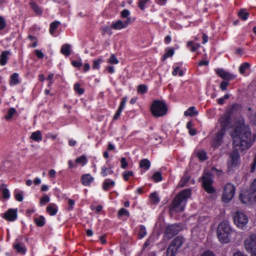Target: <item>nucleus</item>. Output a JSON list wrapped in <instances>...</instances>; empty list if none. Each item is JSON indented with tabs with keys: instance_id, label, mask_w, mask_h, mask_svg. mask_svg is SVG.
I'll return each instance as SVG.
<instances>
[{
	"instance_id": "obj_1",
	"label": "nucleus",
	"mask_w": 256,
	"mask_h": 256,
	"mask_svg": "<svg viewBox=\"0 0 256 256\" xmlns=\"http://www.w3.org/2000/svg\"><path fill=\"white\" fill-rule=\"evenodd\" d=\"M234 148L242 152L250 148L256 140V134L252 135L248 126L246 127L244 120L240 126H237L232 132Z\"/></svg>"
},
{
	"instance_id": "obj_2",
	"label": "nucleus",
	"mask_w": 256,
	"mask_h": 256,
	"mask_svg": "<svg viewBox=\"0 0 256 256\" xmlns=\"http://www.w3.org/2000/svg\"><path fill=\"white\" fill-rule=\"evenodd\" d=\"M191 195L190 189H185L177 194L172 203L169 206V214L172 216L175 212H182L184 210L186 200Z\"/></svg>"
},
{
	"instance_id": "obj_3",
	"label": "nucleus",
	"mask_w": 256,
	"mask_h": 256,
	"mask_svg": "<svg viewBox=\"0 0 256 256\" xmlns=\"http://www.w3.org/2000/svg\"><path fill=\"white\" fill-rule=\"evenodd\" d=\"M240 105L234 104L230 108H228L226 112L222 115L218 120L220 124V128L219 130L226 132V129L230 126L232 122V116L234 112L237 111L240 108Z\"/></svg>"
},
{
	"instance_id": "obj_4",
	"label": "nucleus",
	"mask_w": 256,
	"mask_h": 256,
	"mask_svg": "<svg viewBox=\"0 0 256 256\" xmlns=\"http://www.w3.org/2000/svg\"><path fill=\"white\" fill-rule=\"evenodd\" d=\"M150 110L154 118L162 117L168 113V106L164 100H154L150 104Z\"/></svg>"
},
{
	"instance_id": "obj_5",
	"label": "nucleus",
	"mask_w": 256,
	"mask_h": 256,
	"mask_svg": "<svg viewBox=\"0 0 256 256\" xmlns=\"http://www.w3.org/2000/svg\"><path fill=\"white\" fill-rule=\"evenodd\" d=\"M233 220L234 224L241 229L244 228L247 224L248 219L244 212L236 211L233 214Z\"/></svg>"
},
{
	"instance_id": "obj_6",
	"label": "nucleus",
	"mask_w": 256,
	"mask_h": 256,
	"mask_svg": "<svg viewBox=\"0 0 256 256\" xmlns=\"http://www.w3.org/2000/svg\"><path fill=\"white\" fill-rule=\"evenodd\" d=\"M238 151L234 148L233 151L230 154L227 164L228 172L233 171L240 164V156Z\"/></svg>"
},
{
	"instance_id": "obj_7",
	"label": "nucleus",
	"mask_w": 256,
	"mask_h": 256,
	"mask_svg": "<svg viewBox=\"0 0 256 256\" xmlns=\"http://www.w3.org/2000/svg\"><path fill=\"white\" fill-rule=\"evenodd\" d=\"M236 191L234 184L228 183L224 186L222 195V200L224 202H228L233 198Z\"/></svg>"
},
{
	"instance_id": "obj_8",
	"label": "nucleus",
	"mask_w": 256,
	"mask_h": 256,
	"mask_svg": "<svg viewBox=\"0 0 256 256\" xmlns=\"http://www.w3.org/2000/svg\"><path fill=\"white\" fill-rule=\"evenodd\" d=\"M244 247L248 252H251L252 256H256V234H250L244 240Z\"/></svg>"
},
{
	"instance_id": "obj_9",
	"label": "nucleus",
	"mask_w": 256,
	"mask_h": 256,
	"mask_svg": "<svg viewBox=\"0 0 256 256\" xmlns=\"http://www.w3.org/2000/svg\"><path fill=\"white\" fill-rule=\"evenodd\" d=\"M202 187L206 192L208 194H212L215 192V190L212 186V180L210 174H206L202 177Z\"/></svg>"
},
{
	"instance_id": "obj_10",
	"label": "nucleus",
	"mask_w": 256,
	"mask_h": 256,
	"mask_svg": "<svg viewBox=\"0 0 256 256\" xmlns=\"http://www.w3.org/2000/svg\"><path fill=\"white\" fill-rule=\"evenodd\" d=\"M226 132L218 130L211 141L212 146L218 148L224 142L223 138Z\"/></svg>"
},
{
	"instance_id": "obj_11",
	"label": "nucleus",
	"mask_w": 256,
	"mask_h": 256,
	"mask_svg": "<svg viewBox=\"0 0 256 256\" xmlns=\"http://www.w3.org/2000/svg\"><path fill=\"white\" fill-rule=\"evenodd\" d=\"M180 231V227L177 224L168 226L166 229L165 236L168 239H170L177 234Z\"/></svg>"
},
{
	"instance_id": "obj_12",
	"label": "nucleus",
	"mask_w": 256,
	"mask_h": 256,
	"mask_svg": "<svg viewBox=\"0 0 256 256\" xmlns=\"http://www.w3.org/2000/svg\"><path fill=\"white\" fill-rule=\"evenodd\" d=\"M130 23V18H128L124 22L121 20H117L116 22L112 23L111 26L114 30H122L126 28Z\"/></svg>"
},
{
	"instance_id": "obj_13",
	"label": "nucleus",
	"mask_w": 256,
	"mask_h": 256,
	"mask_svg": "<svg viewBox=\"0 0 256 256\" xmlns=\"http://www.w3.org/2000/svg\"><path fill=\"white\" fill-rule=\"evenodd\" d=\"M215 71L219 76L224 80H230L236 78V76L234 75L225 71L222 68H217Z\"/></svg>"
},
{
	"instance_id": "obj_14",
	"label": "nucleus",
	"mask_w": 256,
	"mask_h": 256,
	"mask_svg": "<svg viewBox=\"0 0 256 256\" xmlns=\"http://www.w3.org/2000/svg\"><path fill=\"white\" fill-rule=\"evenodd\" d=\"M2 218L8 221L13 222L17 218L16 209L10 208L4 213Z\"/></svg>"
},
{
	"instance_id": "obj_15",
	"label": "nucleus",
	"mask_w": 256,
	"mask_h": 256,
	"mask_svg": "<svg viewBox=\"0 0 256 256\" xmlns=\"http://www.w3.org/2000/svg\"><path fill=\"white\" fill-rule=\"evenodd\" d=\"M217 232H232V230L228 221L224 220L218 226Z\"/></svg>"
},
{
	"instance_id": "obj_16",
	"label": "nucleus",
	"mask_w": 256,
	"mask_h": 256,
	"mask_svg": "<svg viewBox=\"0 0 256 256\" xmlns=\"http://www.w3.org/2000/svg\"><path fill=\"white\" fill-rule=\"evenodd\" d=\"M254 194L250 193L248 192H244L240 194L239 198L242 204H247L250 202L252 199V196Z\"/></svg>"
},
{
	"instance_id": "obj_17",
	"label": "nucleus",
	"mask_w": 256,
	"mask_h": 256,
	"mask_svg": "<svg viewBox=\"0 0 256 256\" xmlns=\"http://www.w3.org/2000/svg\"><path fill=\"white\" fill-rule=\"evenodd\" d=\"M231 233L217 232V236L220 241L222 243H228L230 242V236Z\"/></svg>"
},
{
	"instance_id": "obj_18",
	"label": "nucleus",
	"mask_w": 256,
	"mask_h": 256,
	"mask_svg": "<svg viewBox=\"0 0 256 256\" xmlns=\"http://www.w3.org/2000/svg\"><path fill=\"white\" fill-rule=\"evenodd\" d=\"M106 164L108 167L104 166L101 168L100 174L103 177H106L108 174H114V171L112 170V166L110 164H108V162H106Z\"/></svg>"
},
{
	"instance_id": "obj_19",
	"label": "nucleus",
	"mask_w": 256,
	"mask_h": 256,
	"mask_svg": "<svg viewBox=\"0 0 256 256\" xmlns=\"http://www.w3.org/2000/svg\"><path fill=\"white\" fill-rule=\"evenodd\" d=\"M11 55V52L8 50H4L2 52L0 55V65L5 66L8 62L9 56Z\"/></svg>"
},
{
	"instance_id": "obj_20",
	"label": "nucleus",
	"mask_w": 256,
	"mask_h": 256,
	"mask_svg": "<svg viewBox=\"0 0 256 256\" xmlns=\"http://www.w3.org/2000/svg\"><path fill=\"white\" fill-rule=\"evenodd\" d=\"M94 178L90 174H83L82 176V183L85 186H90Z\"/></svg>"
},
{
	"instance_id": "obj_21",
	"label": "nucleus",
	"mask_w": 256,
	"mask_h": 256,
	"mask_svg": "<svg viewBox=\"0 0 256 256\" xmlns=\"http://www.w3.org/2000/svg\"><path fill=\"white\" fill-rule=\"evenodd\" d=\"M115 185V182L110 179H106L102 183V188L105 191H108Z\"/></svg>"
},
{
	"instance_id": "obj_22",
	"label": "nucleus",
	"mask_w": 256,
	"mask_h": 256,
	"mask_svg": "<svg viewBox=\"0 0 256 256\" xmlns=\"http://www.w3.org/2000/svg\"><path fill=\"white\" fill-rule=\"evenodd\" d=\"M58 207L55 204H50L46 208V212L50 216H54L58 212Z\"/></svg>"
},
{
	"instance_id": "obj_23",
	"label": "nucleus",
	"mask_w": 256,
	"mask_h": 256,
	"mask_svg": "<svg viewBox=\"0 0 256 256\" xmlns=\"http://www.w3.org/2000/svg\"><path fill=\"white\" fill-rule=\"evenodd\" d=\"M182 238L180 236H176L172 240L170 246H173V248H176L178 250L182 245Z\"/></svg>"
},
{
	"instance_id": "obj_24",
	"label": "nucleus",
	"mask_w": 256,
	"mask_h": 256,
	"mask_svg": "<svg viewBox=\"0 0 256 256\" xmlns=\"http://www.w3.org/2000/svg\"><path fill=\"white\" fill-rule=\"evenodd\" d=\"M200 46V44L196 43L192 40L188 41L186 43V47L189 48L192 52H196Z\"/></svg>"
},
{
	"instance_id": "obj_25",
	"label": "nucleus",
	"mask_w": 256,
	"mask_h": 256,
	"mask_svg": "<svg viewBox=\"0 0 256 256\" xmlns=\"http://www.w3.org/2000/svg\"><path fill=\"white\" fill-rule=\"evenodd\" d=\"M17 242L18 240H16V242L13 245L14 248L18 253L24 254L26 252V248L21 244Z\"/></svg>"
},
{
	"instance_id": "obj_26",
	"label": "nucleus",
	"mask_w": 256,
	"mask_h": 256,
	"mask_svg": "<svg viewBox=\"0 0 256 256\" xmlns=\"http://www.w3.org/2000/svg\"><path fill=\"white\" fill-rule=\"evenodd\" d=\"M30 6L36 14L40 15L42 14V9L37 4L36 2L31 0L30 2Z\"/></svg>"
},
{
	"instance_id": "obj_27",
	"label": "nucleus",
	"mask_w": 256,
	"mask_h": 256,
	"mask_svg": "<svg viewBox=\"0 0 256 256\" xmlns=\"http://www.w3.org/2000/svg\"><path fill=\"white\" fill-rule=\"evenodd\" d=\"M198 114V112L196 110V108L192 106L189 108L186 111L184 112V115L186 116H197Z\"/></svg>"
},
{
	"instance_id": "obj_28",
	"label": "nucleus",
	"mask_w": 256,
	"mask_h": 256,
	"mask_svg": "<svg viewBox=\"0 0 256 256\" xmlns=\"http://www.w3.org/2000/svg\"><path fill=\"white\" fill-rule=\"evenodd\" d=\"M30 138L37 142L42 140V135L40 131L36 130L32 132L30 136Z\"/></svg>"
},
{
	"instance_id": "obj_29",
	"label": "nucleus",
	"mask_w": 256,
	"mask_h": 256,
	"mask_svg": "<svg viewBox=\"0 0 256 256\" xmlns=\"http://www.w3.org/2000/svg\"><path fill=\"white\" fill-rule=\"evenodd\" d=\"M20 82L18 78V74L14 73L10 76V86L16 85Z\"/></svg>"
},
{
	"instance_id": "obj_30",
	"label": "nucleus",
	"mask_w": 256,
	"mask_h": 256,
	"mask_svg": "<svg viewBox=\"0 0 256 256\" xmlns=\"http://www.w3.org/2000/svg\"><path fill=\"white\" fill-rule=\"evenodd\" d=\"M150 166V161L146 158L142 159L140 161V168H144V170H148Z\"/></svg>"
},
{
	"instance_id": "obj_31",
	"label": "nucleus",
	"mask_w": 256,
	"mask_h": 256,
	"mask_svg": "<svg viewBox=\"0 0 256 256\" xmlns=\"http://www.w3.org/2000/svg\"><path fill=\"white\" fill-rule=\"evenodd\" d=\"M70 48V46L69 44H64L62 46L60 52L65 56H68L71 54Z\"/></svg>"
},
{
	"instance_id": "obj_32",
	"label": "nucleus",
	"mask_w": 256,
	"mask_h": 256,
	"mask_svg": "<svg viewBox=\"0 0 256 256\" xmlns=\"http://www.w3.org/2000/svg\"><path fill=\"white\" fill-rule=\"evenodd\" d=\"M146 230L145 226L140 225L138 228V236L139 239H142L146 235Z\"/></svg>"
},
{
	"instance_id": "obj_33",
	"label": "nucleus",
	"mask_w": 256,
	"mask_h": 256,
	"mask_svg": "<svg viewBox=\"0 0 256 256\" xmlns=\"http://www.w3.org/2000/svg\"><path fill=\"white\" fill-rule=\"evenodd\" d=\"M16 114H17V112L16 108H11L8 109L7 114L5 116L4 118L6 120H10Z\"/></svg>"
},
{
	"instance_id": "obj_34",
	"label": "nucleus",
	"mask_w": 256,
	"mask_h": 256,
	"mask_svg": "<svg viewBox=\"0 0 256 256\" xmlns=\"http://www.w3.org/2000/svg\"><path fill=\"white\" fill-rule=\"evenodd\" d=\"M174 48H166V53L164 54V56L162 57V60L164 61L167 58L169 57H172L174 54Z\"/></svg>"
},
{
	"instance_id": "obj_35",
	"label": "nucleus",
	"mask_w": 256,
	"mask_h": 256,
	"mask_svg": "<svg viewBox=\"0 0 256 256\" xmlns=\"http://www.w3.org/2000/svg\"><path fill=\"white\" fill-rule=\"evenodd\" d=\"M34 221L36 226L40 227L43 226L46 223L45 218L42 216L34 218Z\"/></svg>"
},
{
	"instance_id": "obj_36",
	"label": "nucleus",
	"mask_w": 256,
	"mask_h": 256,
	"mask_svg": "<svg viewBox=\"0 0 256 256\" xmlns=\"http://www.w3.org/2000/svg\"><path fill=\"white\" fill-rule=\"evenodd\" d=\"M150 202L154 204H157L160 202V198L156 192L152 193L150 196Z\"/></svg>"
},
{
	"instance_id": "obj_37",
	"label": "nucleus",
	"mask_w": 256,
	"mask_h": 256,
	"mask_svg": "<svg viewBox=\"0 0 256 256\" xmlns=\"http://www.w3.org/2000/svg\"><path fill=\"white\" fill-rule=\"evenodd\" d=\"M250 14L246 10L242 9L238 12V16L242 20H246L248 18Z\"/></svg>"
},
{
	"instance_id": "obj_38",
	"label": "nucleus",
	"mask_w": 256,
	"mask_h": 256,
	"mask_svg": "<svg viewBox=\"0 0 256 256\" xmlns=\"http://www.w3.org/2000/svg\"><path fill=\"white\" fill-rule=\"evenodd\" d=\"M76 163L80 164L82 166H84L88 162L86 156L82 155L76 160Z\"/></svg>"
},
{
	"instance_id": "obj_39",
	"label": "nucleus",
	"mask_w": 256,
	"mask_h": 256,
	"mask_svg": "<svg viewBox=\"0 0 256 256\" xmlns=\"http://www.w3.org/2000/svg\"><path fill=\"white\" fill-rule=\"evenodd\" d=\"M178 250L176 248H173V246H170L166 250V256H175Z\"/></svg>"
},
{
	"instance_id": "obj_40",
	"label": "nucleus",
	"mask_w": 256,
	"mask_h": 256,
	"mask_svg": "<svg viewBox=\"0 0 256 256\" xmlns=\"http://www.w3.org/2000/svg\"><path fill=\"white\" fill-rule=\"evenodd\" d=\"M60 24V22L58 21H54L51 23L50 28V32L51 34H54L55 30L58 28V26Z\"/></svg>"
},
{
	"instance_id": "obj_41",
	"label": "nucleus",
	"mask_w": 256,
	"mask_h": 256,
	"mask_svg": "<svg viewBox=\"0 0 256 256\" xmlns=\"http://www.w3.org/2000/svg\"><path fill=\"white\" fill-rule=\"evenodd\" d=\"M250 67V64L248 62L242 63L239 68V71L241 74H244L246 70Z\"/></svg>"
},
{
	"instance_id": "obj_42",
	"label": "nucleus",
	"mask_w": 256,
	"mask_h": 256,
	"mask_svg": "<svg viewBox=\"0 0 256 256\" xmlns=\"http://www.w3.org/2000/svg\"><path fill=\"white\" fill-rule=\"evenodd\" d=\"M152 178L154 182H158L162 180V176L160 172H157L154 173Z\"/></svg>"
},
{
	"instance_id": "obj_43",
	"label": "nucleus",
	"mask_w": 256,
	"mask_h": 256,
	"mask_svg": "<svg viewBox=\"0 0 256 256\" xmlns=\"http://www.w3.org/2000/svg\"><path fill=\"white\" fill-rule=\"evenodd\" d=\"M74 89L79 95L83 94L84 92V89L80 87V85L78 83H76L74 84Z\"/></svg>"
},
{
	"instance_id": "obj_44",
	"label": "nucleus",
	"mask_w": 256,
	"mask_h": 256,
	"mask_svg": "<svg viewBox=\"0 0 256 256\" xmlns=\"http://www.w3.org/2000/svg\"><path fill=\"white\" fill-rule=\"evenodd\" d=\"M197 157L201 161H204L207 159L206 154L204 150H200L196 154Z\"/></svg>"
},
{
	"instance_id": "obj_45",
	"label": "nucleus",
	"mask_w": 256,
	"mask_h": 256,
	"mask_svg": "<svg viewBox=\"0 0 256 256\" xmlns=\"http://www.w3.org/2000/svg\"><path fill=\"white\" fill-rule=\"evenodd\" d=\"M14 197L16 200L18 202H22L23 200V196L22 192H20L19 190H15L14 192Z\"/></svg>"
},
{
	"instance_id": "obj_46",
	"label": "nucleus",
	"mask_w": 256,
	"mask_h": 256,
	"mask_svg": "<svg viewBox=\"0 0 256 256\" xmlns=\"http://www.w3.org/2000/svg\"><path fill=\"white\" fill-rule=\"evenodd\" d=\"M103 62V60L102 58H98L97 60H94L92 62V68L93 69L98 70L100 68V64Z\"/></svg>"
},
{
	"instance_id": "obj_47",
	"label": "nucleus",
	"mask_w": 256,
	"mask_h": 256,
	"mask_svg": "<svg viewBox=\"0 0 256 256\" xmlns=\"http://www.w3.org/2000/svg\"><path fill=\"white\" fill-rule=\"evenodd\" d=\"M134 176L132 171H124L122 173L123 178L125 181H128L130 177Z\"/></svg>"
},
{
	"instance_id": "obj_48",
	"label": "nucleus",
	"mask_w": 256,
	"mask_h": 256,
	"mask_svg": "<svg viewBox=\"0 0 256 256\" xmlns=\"http://www.w3.org/2000/svg\"><path fill=\"white\" fill-rule=\"evenodd\" d=\"M138 92L140 94H144L148 92V88L145 84H140L138 87Z\"/></svg>"
},
{
	"instance_id": "obj_49",
	"label": "nucleus",
	"mask_w": 256,
	"mask_h": 256,
	"mask_svg": "<svg viewBox=\"0 0 256 256\" xmlns=\"http://www.w3.org/2000/svg\"><path fill=\"white\" fill-rule=\"evenodd\" d=\"M190 178L188 176H184L178 184L180 187H184L186 186V184L188 182Z\"/></svg>"
},
{
	"instance_id": "obj_50",
	"label": "nucleus",
	"mask_w": 256,
	"mask_h": 256,
	"mask_svg": "<svg viewBox=\"0 0 256 256\" xmlns=\"http://www.w3.org/2000/svg\"><path fill=\"white\" fill-rule=\"evenodd\" d=\"M0 191H1L2 194V198L4 199H8L10 198V192L9 190L6 188H1L0 189Z\"/></svg>"
},
{
	"instance_id": "obj_51",
	"label": "nucleus",
	"mask_w": 256,
	"mask_h": 256,
	"mask_svg": "<svg viewBox=\"0 0 256 256\" xmlns=\"http://www.w3.org/2000/svg\"><path fill=\"white\" fill-rule=\"evenodd\" d=\"M182 66V62L176 63L174 66V70L172 74L174 76H176L178 72L180 66Z\"/></svg>"
},
{
	"instance_id": "obj_52",
	"label": "nucleus",
	"mask_w": 256,
	"mask_h": 256,
	"mask_svg": "<svg viewBox=\"0 0 256 256\" xmlns=\"http://www.w3.org/2000/svg\"><path fill=\"white\" fill-rule=\"evenodd\" d=\"M230 98L228 94H225L223 98H219L217 100V102L220 105H222L224 104L225 100H228Z\"/></svg>"
},
{
	"instance_id": "obj_53",
	"label": "nucleus",
	"mask_w": 256,
	"mask_h": 256,
	"mask_svg": "<svg viewBox=\"0 0 256 256\" xmlns=\"http://www.w3.org/2000/svg\"><path fill=\"white\" fill-rule=\"evenodd\" d=\"M50 201V197L48 195H46L40 199V205H46Z\"/></svg>"
},
{
	"instance_id": "obj_54",
	"label": "nucleus",
	"mask_w": 256,
	"mask_h": 256,
	"mask_svg": "<svg viewBox=\"0 0 256 256\" xmlns=\"http://www.w3.org/2000/svg\"><path fill=\"white\" fill-rule=\"evenodd\" d=\"M108 62L111 64H118L119 62L116 56L114 54H112L108 60Z\"/></svg>"
},
{
	"instance_id": "obj_55",
	"label": "nucleus",
	"mask_w": 256,
	"mask_h": 256,
	"mask_svg": "<svg viewBox=\"0 0 256 256\" xmlns=\"http://www.w3.org/2000/svg\"><path fill=\"white\" fill-rule=\"evenodd\" d=\"M228 80H223L221 82L220 85V88L222 91L226 90L227 88L229 85V82H227Z\"/></svg>"
},
{
	"instance_id": "obj_56",
	"label": "nucleus",
	"mask_w": 256,
	"mask_h": 256,
	"mask_svg": "<svg viewBox=\"0 0 256 256\" xmlns=\"http://www.w3.org/2000/svg\"><path fill=\"white\" fill-rule=\"evenodd\" d=\"M150 0H140L138 3V6L141 10H144L146 4Z\"/></svg>"
},
{
	"instance_id": "obj_57",
	"label": "nucleus",
	"mask_w": 256,
	"mask_h": 256,
	"mask_svg": "<svg viewBox=\"0 0 256 256\" xmlns=\"http://www.w3.org/2000/svg\"><path fill=\"white\" fill-rule=\"evenodd\" d=\"M129 214L128 212L124 208H122L120 209L118 212V216H128Z\"/></svg>"
},
{
	"instance_id": "obj_58",
	"label": "nucleus",
	"mask_w": 256,
	"mask_h": 256,
	"mask_svg": "<svg viewBox=\"0 0 256 256\" xmlns=\"http://www.w3.org/2000/svg\"><path fill=\"white\" fill-rule=\"evenodd\" d=\"M120 164L121 168L123 169H126L128 166V164L126 158H122L120 159Z\"/></svg>"
},
{
	"instance_id": "obj_59",
	"label": "nucleus",
	"mask_w": 256,
	"mask_h": 256,
	"mask_svg": "<svg viewBox=\"0 0 256 256\" xmlns=\"http://www.w3.org/2000/svg\"><path fill=\"white\" fill-rule=\"evenodd\" d=\"M6 22L4 18L0 16V30H4L6 26Z\"/></svg>"
},
{
	"instance_id": "obj_60",
	"label": "nucleus",
	"mask_w": 256,
	"mask_h": 256,
	"mask_svg": "<svg viewBox=\"0 0 256 256\" xmlns=\"http://www.w3.org/2000/svg\"><path fill=\"white\" fill-rule=\"evenodd\" d=\"M130 14V12L128 10L124 9L122 10L120 12L121 17L122 18H129L128 16Z\"/></svg>"
},
{
	"instance_id": "obj_61",
	"label": "nucleus",
	"mask_w": 256,
	"mask_h": 256,
	"mask_svg": "<svg viewBox=\"0 0 256 256\" xmlns=\"http://www.w3.org/2000/svg\"><path fill=\"white\" fill-rule=\"evenodd\" d=\"M250 122L256 126V112L252 114L250 116Z\"/></svg>"
},
{
	"instance_id": "obj_62",
	"label": "nucleus",
	"mask_w": 256,
	"mask_h": 256,
	"mask_svg": "<svg viewBox=\"0 0 256 256\" xmlns=\"http://www.w3.org/2000/svg\"><path fill=\"white\" fill-rule=\"evenodd\" d=\"M72 64L75 68H80L82 66V62L80 60H73L72 62Z\"/></svg>"
},
{
	"instance_id": "obj_63",
	"label": "nucleus",
	"mask_w": 256,
	"mask_h": 256,
	"mask_svg": "<svg viewBox=\"0 0 256 256\" xmlns=\"http://www.w3.org/2000/svg\"><path fill=\"white\" fill-rule=\"evenodd\" d=\"M126 98H123L122 100L120 102V105L118 108V110L122 111L125 106L126 103Z\"/></svg>"
},
{
	"instance_id": "obj_64",
	"label": "nucleus",
	"mask_w": 256,
	"mask_h": 256,
	"mask_svg": "<svg viewBox=\"0 0 256 256\" xmlns=\"http://www.w3.org/2000/svg\"><path fill=\"white\" fill-rule=\"evenodd\" d=\"M201 256H216L210 250L205 251Z\"/></svg>"
}]
</instances>
